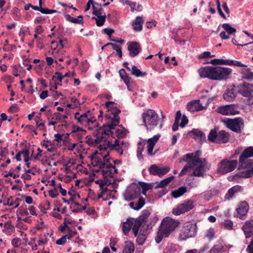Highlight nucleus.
I'll return each mask as SVG.
<instances>
[{"label": "nucleus", "instance_id": "obj_1", "mask_svg": "<svg viewBox=\"0 0 253 253\" xmlns=\"http://www.w3.org/2000/svg\"><path fill=\"white\" fill-rule=\"evenodd\" d=\"M198 71L202 78H208L214 81H223L230 78L232 70L219 66H207L201 67Z\"/></svg>", "mask_w": 253, "mask_h": 253}, {"label": "nucleus", "instance_id": "obj_2", "mask_svg": "<svg viewBox=\"0 0 253 253\" xmlns=\"http://www.w3.org/2000/svg\"><path fill=\"white\" fill-rule=\"evenodd\" d=\"M238 169H247L229 177L230 181L239 182L241 178H248L253 176V159H250L241 154L239 158Z\"/></svg>", "mask_w": 253, "mask_h": 253}, {"label": "nucleus", "instance_id": "obj_3", "mask_svg": "<svg viewBox=\"0 0 253 253\" xmlns=\"http://www.w3.org/2000/svg\"><path fill=\"white\" fill-rule=\"evenodd\" d=\"M180 222L169 217H166L162 220L159 226L157 235L155 238L157 243H160L164 237L167 238L179 225Z\"/></svg>", "mask_w": 253, "mask_h": 253}, {"label": "nucleus", "instance_id": "obj_4", "mask_svg": "<svg viewBox=\"0 0 253 253\" xmlns=\"http://www.w3.org/2000/svg\"><path fill=\"white\" fill-rule=\"evenodd\" d=\"M218 127L215 126L213 129L210 130L208 136V140L212 142L217 144L226 143L229 140V133L224 130L217 132Z\"/></svg>", "mask_w": 253, "mask_h": 253}, {"label": "nucleus", "instance_id": "obj_5", "mask_svg": "<svg viewBox=\"0 0 253 253\" xmlns=\"http://www.w3.org/2000/svg\"><path fill=\"white\" fill-rule=\"evenodd\" d=\"M143 124L147 130H152L158 125V115L155 111L148 109L142 114Z\"/></svg>", "mask_w": 253, "mask_h": 253}, {"label": "nucleus", "instance_id": "obj_6", "mask_svg": "<svg viewBox=\"0 0 253 253\" xmlns=\"http://www.w3.org/2000/svg\"><path fill=\"white\" fill-rule=\"evenodd\" d=\"M197 233V224L194 222H185L179 235V239L181 241L186 240V239L194 237Z\"/></svg>", "mask_w": 253, "mask_h": 253}, {"label": "nucleus", "instance_id": "obj_7", "mask_svg": "<svg viewBox=\"0 0 253 253\" xmlns=\"http://www.w3.org/2000/svg\"><path fill=\"white\" fill-rule=\"evenodd\" d=\"M226 126L234 132L240 133L244 126V122L242 118L237 117L234 119L227 118L223 121Z\"/></svg>", "mask_w": 253, "mask_h": 253}, {"label": "nucleus", "instance_id": "obj_8", "mask_svg": "<svg viewBox=\"0 0 253 253\" xmlns=\"http://www.w3.org/2000/svg\"><path fill=\"white\" fill-rule=\"evenodd\" d=\"M237 160H228L224 159L218 165L217 172L221 174L233 171L237 167Z\"/></svg>", "mask_w": 253, "mask_h": 253}, {"label": "nucleus", "instance_id": "obj_9", "mask_svg": "<svg viewBox=\"0 0 253 253\" xmlns=\"http://www.w3.org/2000/svg\"><path fill=\"white\" fill-rule=\"evenodd\" d=\"M237 87L240 88L237 91L238 93L244 97L249 98L246 103L248 105L253 104V97L252 92H253V84L248 83H244L238 85Z\"/></svg>", "mask_w": 253, "mask_h": 253}, {"label": "nucleus", "instance_id": "obj_10", "mask_svg": "<svg viewBox=\"0 0 253 253\" xmlns=\"http://www.w3.org/2000/svg\"><path fill=\"white\" fill-rule=\"evenodd\" d=\"M238 109V104H231L218 107L216 109V112L224 116H234L240 114Z\"/></svg>", "mask_w": 253, "mask_h": 253}, {"label": "nucleus", "instance_id": "obj_11", "mask_svg": "<svg viewBox=\"0 0 253 253\" xmlns=\"http://www.w3.org/2000/svg\"><path fill=\"white\" fill-rule=\"evenodd\" d=\"M150 215L149 210H144L142 211L141 214L136 218L135 224L132 227V232L135 237L138 235L139 228L143 225V223L146 222L147 219Z\"/></svg>", "mask_w": 253, "mask_h": 253}, {"label": "nucleus", "instance_id": "obj_12", "mask_svg": "<svg viewBox=\"0 0 253 253\" xmlns=\"http://www.w3.org/2000/svg\"><path fill=\"white\" fill-rule=\"evenodd\" d=\"M194 208V202L191 200L184 201L176 208L172 210V213L175 215H179L187 212Z\"/></svg>", "mask_w": 253, "mask_h": 253}, {"label": "nucleus", "instance_id": "obj_13", "mask_svg": "<svg viewBox=\"0 0 253 253\" xmlns=\"http://www.w3.org/2000/svg\"><path fill=\"white\" fill-rule=\"evenodd\" d=\"M201 154V151L200 150L196 151L195 154L193 153L192 163L186 165L179 173L178 176H182L185 175L189 170L196 167V163H201V161H202L200 158Z\"/></svg>", "mask_w": 253, "mask_h": 253}, {"label": "nucleus", "instance_id": "obj_14", "mask_svg": "<svg viewBox=\"0 0 253 253\" xmlns=\"http://www.w3.org/2000/svg\"><path fill=\"white\" fill-rule=\"evenodd\" d=\"M141 194V188L138 185L134 184L126 193L125 199L126 201H131L137 198Z\"/></svg>", "mask_w": 253, "mask_h": 253}, {"label": "nucleus", "instance_id": "obj_15", "mask_svg": "<svg viewBox=\"0 0 253 253\" xmlns=\"http://www.w3.org/2000/svg\"><path fill=\"white\" fill-rule=\"evenodd\" d=\"M249 209V206L246 201L241 202L236 208V216L241 219H244V217L247 214Z\"/></svg>", "mask_w": 253, "mask_h": 253}, {"label": "nucleus", "instance_id": "obj_16", "mask_svg": "<svg viewBox=\"0 0 253 253\" xmlns=\"http://www.w3.org/2000/svg\"><path fill=\"white\" fill-rule=\"evenodd\" d=\"M169 169L168 167L160 168L155 165H152L149 169V172L151 175L162 176L168 173Z\"/></svg>", "mask_w": 253, "mask_h": 253}, {"label": "nucleus", "instance_id": "obj_17", "mask_svg": "<svg viewBox=\"0 0 253 253\" xmlns=\"http://www.w3.org/2000/svg\"><path fill=\"white\" fill-rule=\"evenodd\" d=\"M127 44L129 54L131 57L137 56L141 50L140 44L136 42H129Z\"/></svg>", "mask_w": 253, "mask_h": 253}, {"label": "nucleus", "instance_id": "obj_18", "mask_svg": "<svg viewBox=\"0 0 253 253\" xmlns=\"http://www.w3.org/2000/svg\"><path fill=\"white\" fill-rule=\"evenodd\" d=\"M236 86L232 85L227 88L226 91L223 93V99L227 101H233L237 96V91L235 90Z\"/></svg>", "mask_w": 253, "mask_h": 253}, {"label": "nucleus", "instance_id": "obj_19", "mask_svg": "<svg viewBox=\"0 0 253 253\" xmlns=\"http://www.w3.org/2000/svg\"><path fill=\"white\" fill-rule=\"evenodd\" d=\"M197 165L198 166L194 170L192 175L197 177L203 176L204 171L210 169L211 167L210 166H206L205 164L203 163V161H201V163H196Z\"/></svg>", "mask_w": 253, "mask_h": 253}, {"label": "nucleus", "instance_id": "obj_20", "mask_svg": "<svg viewBox=\"0 0 253 253\" xmlns=\"http://www.w3.org/2000/svg\"><path fill=\"white\" fill-rule=\"evenodd\" d=\"M246 238L253 236V219L246 221L242 227Z\"/></svg>", "mask_w": 253, "mask_h": 253}, {"label": "nucleus", "instance_id": "obj_21", "mask_svg": "<svg viewBox=\"0 0 253 253\" xmlns=\"http://www.w3.org/2000/svg\"><path fill=\"white\" fill-rule=\"evenodd\" d=\"M187 108L189 111L196 112L203 110L204 107L200 103V100H195L188 103Z\"/></svg>", "mask_w": 253, "mask_h": 253}, {"label": "nucleus", "instance_id": "obj_22", "mask_svg": "<svg viewBox=\"0 0 253 253\" xmlns=\"http://www.w3.org/2000/svg\"><path fill=\"white\" fill-rule=\"evenodd\" d=\"M136 219L134 218H129L123 223L122 230L125 235H128L131 229H132L133 225L135 224Z\"/></svg>", "mask_w": 253, "mask_h": 253}, {"label": "nucleus", "instance_id": "obj_23", "mask_svg": "<svg viewBox=\"0 0 253 253\" xmlns=\"http://www.w3.org/2000/svg\"><path fill=\"white\" fill-rule=\"evenodd\" d=\"M148 230L145 228L144 225H142L140 230L139 234L136 238V243L138 245L142 246L145 242L148 235Z\"/></svg>", "mask_w": 253, "mask_h": 253}, {"label": "nucleus", "instance_id": "obj_24", "mask_svg": "<svg viewBox=\"0 0 253 253\" xmlns=\"http://www.w3.org/2000/svg\"><path fill=\"white\" fill-rule=\"evenodd\" d=\"M117 126L111 122L110 124H104L102 126H100V130L102 129V135H109V133L113 134V132L111 131V129H115V126Z\"/></svg>", "mask_w": 253, "mask_h": 253}, {"label": "nucleus", "instance_id": "obj_25", "mask_svg": "<svg viewBox=\"0 0 253 253\" xmlns=\"http://www.w3.org/2000/svg\"><path fill=\"white\" fill-rule=\"evenodd\" d=\"M241 74L242 78L246 80L249 82L253 81V72L249 68L245 67L241 69Z\"/></svg>", "mask_w": 253, "mask_h": 253}, {"label": "nucleus", "instance_id": "obj_26", "mask_svg": "<svg viewBox=\"0 0 253 253\" xmlns=\"http://www.w3.org/2000/svg\"><path fill=\"white\" fill-rule=\"evenodd\" d=\"M159 220V218L157 215L155 214L153 216H151L149 220L148 218L147 219L146 222L145 223H143L144 224V226L146 224V227L145 228L148 231L151 230L153 227L155 225V224Z\"/></svg>", "mask_w": 253, "mask_h": 253}, {"label": "nucleus", "instance_id": "obj_27", "mask_svg": "<svg viewBox=\"0 0 253 253\" xmlns=\"http://www.w3.org/2000/svg\"><path fill=\"white\" fill-rule=\"evenodd\" d=\"M143 20L142 17L137 16L134 21L132 22V26L133 30L136 32H140L142 30Z\"/></svg>", "mask_w": 253, "mask_h": 253}, {"label": "nucleus", "instance_id": "obj_28", "mask_svg": "<svg viewBox=\"0 0 253 253\" xmlns=\"http://www.w3.org/2000/svg\"><path fill=\"white\" fill-rule=\"evenodd\" d=\"M90 113V111L89 110H88L86 113H84L83 114H80L79 112H77L75 114V119L77 120L78 123H80L81 125L86 124L88 114Z\"/></svg>", "mask_w": 253, "mask_h": 253}, {"label": "nucleus", "instance_id": "obj_29", "mask_svg": "<svg viewBox=\"0 0 253 253\" xmlns=\"http://www.w3.org/2000/svg\"><path fill=\"white\" fill-rule=\"evenodd\" d=\"M64 16L65 19L70 22L75 24H81L82 25L84 23L83 16L82 15H79L77 18L73 17L69 14H64Z\"/></svg>", "mask_w": 253, "mask_h": 253}, {"label": "nucleus", "instance_id": "obj_30", "mask_svg": "<svg viewBox=\"0 0 253 253\" xmlns=\"http://www.w3.org/2000/svg\"><path fill=\"white\" fill-rule=\"evenodd\" d=\"M73 188V186H72L71 189L68 191V195L71 196L69 200H67L64 198H62V200L64 203H67L68 204H69L70 202H72L74 203V204L75 206L81 207V205L79 203L75 202L76 195L73 193V192H74L75 191L73 190H72Z\"/></svg>", "mask_w": 253, "mask_h": 253}, {"label": "nucleus", "instance_id": "obj_31", "mask_svg": "<svg viewBox=\"0 0 253 253\" xmlns=\"http://www.w3.org/2000/svg\"><path fill=\"white\" fill-rule=\"evenodd\" d=\"M187 187L184 186L179 187L177 190L172 191L171 195L174 198H177L183 195L187 192Z\"/></svg>", "mask_w": 253, "mask_h": 253}, {"label": "nucleus", "instance_id": "obj_32", "mask_svg": "<svg viewBox=\"0 0 253 253\" xmlns=\"http://www.w3.org/2000/svg\"><path fill=\"white\" fill-rule=\"evenodd\" d=\"M134 245L131 241H126L123 251V253H133Z\"/></svg>", "mask_w": 253, "mask_h": 253}, {"label": "nucleus", "instance_id": "obj_33", "mask_svg": "<svg viewBox=\"0 0 253 253\" xmlns=\"http://www.w3.org/2000/svg\"><path fill=\"white\" fill-rule=\"evenodd\" d=\"M193 134L195 136L200 137L201 141H206V135L205 133L199 129L194 128L191 131L188 132V134Z\"/></svg>", "mask_w": 253, "mask_h": 253}, {"label": "nucleus", "instance_id": "obj_34", "mask_svg": "<svg viewBox=\"0 0 253 253\" xmlns=\"http://www.w3.org/2000/svg\"><path fill=\"white\" fill-rule=\"evenodd\" d=\"M131 73L137 77L144 76L147 75V72L141 71L136 66L133 65L131 67Z\"/></svg>", "mask_w": 253, "mask_h": 253}, {"label": "nucleus", "instance_id": "obj_35", "mask_svg": "<svg viewBox=\"0 0 253 253\" xmlns=\"http://www.w3.org/2000/svg\"><path fill=\"white\" fill-rule=\"evenodd\" d=\"M174 178L173 176H170L161 180L156 186V188H164L166 185H168Z\"/></svg>", "mask_w": 253, "mask_h": 253}, {"label": "nucleus", "instance_id": "obj_36", "mask_svg": "<svg viewBox=\"0 0 253 253\" xmlns=\"http://www.w3.org/2000/svg\"><path fill=\"white\" fill-rule=\"evenodd\" d=\"M222 27L229 35L234 34L236 32V29L231 27L228 23L223 24Z\"/></svg>", "mask_w": 253, "mask_h": 253}, {"label": "nucleus", "instance_id": "obj_37", "mask_svg": "<svg viewBox=\"0 0 253 253\" xmlns=\"http://www.w3.org/2000/svg\"><path fill=\"white\" fill-rule=\"evenodd\" d=\"M73 130L72 132H79L78 134V137H81L86 132V130L79 126H78L74 125L73 126Z\"/></svg>", "mask_w": 253, "mask_h": 253}, {"label": "nucleus", "instance_id": "obj_38", "mask_svg": "<svg viewBox=\"0 0 253 253\" xmlns=\"http://www.w3.org/2000/svg\"><path fill=\"white\" fill-rule=\"evenodd\" d=\"M244 157H247L249 158L253 157V146H249L244 150L242 152Z\"/></svg>", "mask_w": 253, "mask_h": 253}, {"label": "nucleus", "instance_id": "obj_39", "mask_svg": "<svg viewBox=\"0 0 253 253\" xmlns=\"http://www.w3.org/2000/svg\"><path fill=\"white\" fill-rule=\"evenodd\" d=\"M193 153H188L185 155H184L181 159H179V163H182L183 162H186L187 163V164H191L192 161Z\"/></svg>", "mask_w": 253, "mask_h": 253}, {"label": "nucleus", "instance_id": "obj_40", "mask_svg": "<svg viewBox=\"0 0 253 253\" xmlns=\"http://www.w3.org/2000/svg\"><path fill=\"white\" fill-rule=\"evenodd\" d=\"M68 118L67 114L66 115H61L60 113L56 112L55 113L52 117L51 118V119L52 120L56 121H60L62 120H65Z\"/></svg>", "mask_w": 253, "mask_h": 253}, {"label": "nucleus", "instance_id": "obj_41", "mask_svg": "<svg viewBox=\"0 0 253 253\" xmlns=\"http://www.w3.org/2000/svg\"><path fill=\"white\" fill-rule=\"evenodd\" d=\"M106 17V15L104 14L103 15L98 16L97 18L93 17L92 18L95 19L96 25L98 27H100L104 25Z\"/></svg>", "mask_w": 253, "mask_h": 253}, {"label": "nucleus", "instance_id": "obj_42", "mask_svg": "<svg viewBox=\"0 0 253 253\" xmlns=\"http://www.w3.org/2000/svg\"><path fill=\"white\" fill-rule=\"evenodd\" d=\"M223 247L220 244L214 245L210 250V253H222Z\"/></svg>", "mask_w": 253, "mask_h": 253}, {"label": "nucleus", "instance_id": "obj_43", "mask_svg": "<svg viewBox=\"0 0 253 253\" xmlns=\"http://www.w3.org/2000/svg\"><path fill=\"white\" fill-rule=\"evenodd\" d=\"M145 200L144 199L141 197L139 198L137 203L135 204V208H133V210L138 211L141 209L143 206L145 205Z\"/></svg>", "mask_w": 253, "mask_h": 253}, {"label": "nucleus", "instance_id": "obj_44", "mask_svg": "<svg viewBox=\"0 0 253 253\" xmlns=\"http://www.w3.org/2000/svg\"><path fill=\"white\" fill-rule=\"evenodd\" d=\"M137 156L139 160H142L143 159L142 156V151L143 150V146L142 143L139 142L137 144Z\"/></svg>", "mask_w": 253, "mask_h": 253}, {"label": "nucleus", "instance_id": "obj_45", "mask_svg": "<svg viewBox=\"0 0 253 253\" xmlns=\"http://www.w3.org/2000/svg\"><path fill=\"white\" fill-rule=\"evenodd\" d=\"M138 185L141 188L143 191H147L152 188V185L151 183H146L144 182H139Z\"/></svg>", "mask_w": 253, "mask_h": 253}, {"label": "nucleus", "instance_id": "obj_46", "mask_svg": "<svg viewBox=\"0 0 253 253\" xmlns=\"http://www.w3.org/2000/svg\"><path fill=\"white\" fill-rule=\"evenodd\" d=\"M221 225L225 229L231 230L233 228V223L230 220H226L224 222H222Z\"/></svg>", "mask_w": 253, "mask_h": 253}, {"label": "nucleus", "instance_id": "obj_47", "mask_svg": "<svg viewBox=\"0 0 253 253\" xmlns=\"http://www.w3.org/2000/svg\"><path fill=\"white\" fill-rule=\"evenodd\" d=\"M22 154L24 157L25 162H28L31 160V158L29 157V150L28 148H25L22 150Z\"/></svg>", "mask_w": 253, "mask_h": 253}, {"label": "nucleus", "instance_id": "obj_48", "mask_svg": "<svg viewBox=\"0 0 253 253\" xmlns=\"http://www.w3.org/2000/svg\"><path fill=\"white\" fill-rule=\"evenodd\" d=\"M124 3L126 5H129L130 7V10L131 12H134L135 9L136 3L135 2L129 0H124Z\"/></svg>", "mask_w": 253, "mask_h": 253}, {"label": "nucleus", "instance_id": "obj_49", "mask_svg": "<svg viewBox=\"0 0 253 253\" xmlns=\"http://www.w3.org/2000/svg\"><path fill=\"white\" fill-rule=\"evenodd\" d=\"M40 12L44 14H52L56 12H58L57 10L54 9H49L47 8H43L42 7H41Z\"/></svg>", "mask_w": 253, "mask_h": 253}, {"label": "nucleus", "instance_id": "obj_50", "mask_svg": "<svg viewBox=\"0 0 253 253\" xmlns=\"http://www.w3.org/2000/svg\"><path fill=\"white\" fill-rule=\"evenodd\" d=\"M55 75H57V76H56L55 75L52 76V80L55 81L57 80L59 82L61 83L63 79V77H62V73L59 72H56L55 73Z\"/></svg>", "mask_w": 253, "mask_h": 253}, {"label": "nucleus", "instance_id": "obj_51", "mask_svg": "<svg viewBox=\"0 0 253 253\" xmlns=\"http://www.w3.org/2000/svg\"><path fill=\"white\" fill-rule=\"evenodd\" d=\"M118 139L123 138L126 136V130L125 129H117L116 131Z\"/></svg>", "mask_w": 253, "mask_h": 253}, {"label": "nucleus", "instance_id": "obj_52", "mask_svg": "<svg viewBox=\"0 0 253 253\" xmlns=\"http://www.w3.org/2000/svg\"><path fill=\"white\" fill-rule=\"evenodd\" d=\"M234 191L230 188L227 191V193L225 195V200H230L235 195Z\"/></svg>", "mask_w": 253, "mask_h": 253}, {"label": "nucleus", "instance_id": "obj_53", "mask_svg": "<svg viewBox=\"0 0 253 253\" xmlns=\"http://www.w3.org/2000/svg\"><path fill=\"white\" fill-rule=\"evenodd\" d=\"M107 138L104 136L103 135H101V136H97L96 137V139H93V142H94V146L97 144L100 143L101 142L104 141H106Z\"/></svg>", "mask_w": 253, "mask_h": 253}, {"label": "nucleus", "instance_id": "obj_54", "mask_svg": "<svg viewBox=\"0 0 253 253\" xmlns=\"http://www.w3.org/2000/svg\"><path fill=\"white\" fill-rule=\"evenodd\" d=\"M214 231L213 228H210L206 234V237H207L209 241H211L214 237Z\"/></svg>", "mask_w": 253, "mask_h": 253}, {"label": "nucleus", "instance_id": "obj_55", "mask_svg": "<svg viewBox=\"0 0 253 253\" xmlns=\"http://www.w3.org/2000/svg\"><path fill=\"white\" fill-rule=\"evenodd\" d=\"M104 178H106L107 176H109L110 177H113L114 173L112 172V170L110 169L109 170H102L101 172Z\"/></svg>", "mask_w": 253, "mask_h": 253}, {"label": "nucleus", "instance_id": "obj_56", "mask_svg": "<svg viewBox=\"0 0 253 253\" xmlns=\"http://www.w3.org/2000/svg\"><path fill=\"white\" fill-rule=\"evenodd\" d=\"M18 195L21 196L23 199H25V202L27 204L30 205V204H32V203H33L34 201H33V198L31 196H26L25 195L20 194H19Z\"/></svg>", "mask_w": 253, "mask_h": 253}, {"label": "nucleus", "instance_id": "obj_57", "mask_svg": "<svg viewBox=\"0 0 253 253\" xmlns=\"http://www.w3.org/2000/svg\"><path fill=\"white\" fill-rule=\"evenodd\" d=\"M92 9H93L92 14L95 15L97 17L102 16V11L103 10L102 8H100L98 9H96L94 5H92Z\"/></svg>", "mask_w": 253, "mask_h": 253}, {"label": "nucleus", "instance_id": "obj_58", "mask_svg": "<svg viewBox=\"0 0 253 253\" xmlns=\"http://www.w3.org/2000/svg\"><path fill=\"white\" fill-rule=\"evenodd\" d=\"M18 211L21 215H29V212L27 208H24L23 206L19 207Z\"/></svg>", "mask_w": 253, "mask_h": 253}, {"label": "nucleus", "instance_id": "obj_59", "mask_svg": "<svg viewBox=\"0 0 253 253\" xmlns=\"http://www.w3.org/2000/svg\"><path fill=\"white\" fill-rule=\"evenodd\" d=\"M19 108L16 104H12L9 108L8 112L11 113H14L19 111Z\"/></svg>", "mask_w": 253, "mask_h": 253}, {"label": "nucleus", "instance_id": "obj_60", "mask_svg": "<svg viewBox=\"0 0 253 253\" xmlns=\"http://www.w3.org/2000/svg\"><path fill=\"white\" fill-rule=\"evenodd\" d=\"M113 49L117 52L119 57L121 58L123 55L122 47L120 46L117 45H114Z\"/></svg>", "mask_w": 253, "mask_h": 253}, {"label": "nucleus", "instance_id": "obj_61", "mask_svg": "<svg viewBox=\"0 0 253 253\" xmlns=\"http://www.w3.org/2000/svg\"><path fill=\"white\" fill-rule=\"evenodd\" d=\"M67 236H63L56 241V244L59 245H64L66 242Z\"/></svg>", "mask_w": 253, "mask_h": 253}, {"label": "nucleus", "instance_id": "obj_62", "mask_svg": "<svg viewBox=\"0 0 253 253\" xmlns=\"http://www.w3.org/2000/svg\"><path fill=\"white\" fill-rule=\"evenodd\" d=\"M188 123V119L186 117V116L183 115L182 116L181 122L180 124V126L181 127H184Z\"/></svg>", "mask_w": 253, "mask_h": 253}, {"label": "nucleus", "instance_id": "obj_63", "mask_svg": "<svg viewBox=\"0 0 253 253\" xmlns=\"http://www.w3.org/2000/svg\"><path fill=\"white\" fill-rule=\"evenodd\" d=\"M49 195L52 198H56L59 194L57 192L56 188L54 189H51L48 191Z\"/></svg>", "mask_w": 253, "mask_h": 253}, {"label": "nucleus", "instance_id": "obj_64", "mask_svg": "<svg viewBox=\"0 0 253 253\" xmlns=\"http://www.w3.org/2000/svg\"><path fill=\"white\" fill-rule=\"evenodd\" d=\"M248 253H253V238L246 249Z\"/></svg>", "mask_w": 253, "mask_h": 253}]
</instances>
